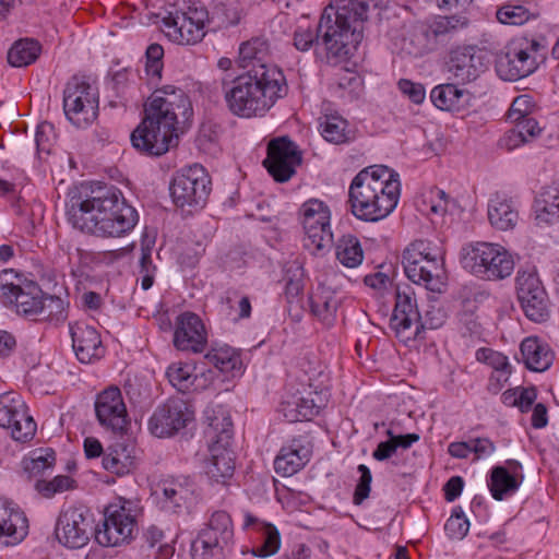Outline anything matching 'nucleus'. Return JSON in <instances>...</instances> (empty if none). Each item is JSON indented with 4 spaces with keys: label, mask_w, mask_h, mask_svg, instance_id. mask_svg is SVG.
<instances>
[{
    "label": "nucleus",
    "mask_w": 559,
    "mask_h": 559,
    "mask_svg": "<svg viewBox=\"0 0 559 559\" xmlns=\"http://www.w3.org/2000/svg\"><path fill=\"white\" fill-rule=\"evenodd\" d=\"M402 50L411 57L420 58L431 53L419 23L403 38Z\"/></svg>",
    "instance_id": "49"
},
{
    "label": "nucleus",
    "mask_w": 559,
    "mask_h": 559,
    "mask_svg": "<svg viewBox=\"0 0 559 559\" xmlns=\"http://www.w3.org/2000/svg\"><path fill=\"white\" fill-rule=\"evenodd\" d=\"M521 485V480L512 475L503 466H495L490 472L488 488L493 499L501 501L507 496L514 493Z\"/></svg>",
    "instance_id": "41"
},
{
    "label": "nucleus",
    "mask_w": 559,
    "mask_h": 559,
    "mask_svg": "<svg viewBox=\"0 0 559 559\" xmlns=\"http://www.w3.org/2000/svg\"><path fill=\"white\" fill-rule=\"evenodd\" d=\"M3 304L14 306L19 314L38 316L44 309V293L37 284L31 282L21 286L12 298Z\"/></svg>",
    "instance_id": "32"
},
{
    "label": "nucleus",
    "mask_w": 559,
    "mask_h": 559,
    "mask_svg": "<svg viewBox=\"0 0 559 559\" xmlns=\"http://www.w3.org/2000/svg\"><path fill=\"white\" fill-rule=\"evenodd\" d=\"M155 245V240L147 236H144L141 240V255L139 259L140 273L142 274L141 287L144 290L150 289L153 286L156 266L152 261V252Z\"/></svg>",
    "instance_id": "44"
},
{
    "label": "nucleus",
    "mask_w": 559,
    "mask_h": 559,
    "mask_svg": "<svg viewBox=\"0 0 559 559\" xmlns=\"http://www.w3.org/2000/svg\"><path fill=\"white\" fill-rule=\"evenodd\" d=\"M442 257H430L417 262L405 263L404 272L415 284L424 285L431 292H441L444 286L445 271Z\"/></svg>",
    "instance_id": "29"
},
{
    "label": "nucleus",
    "mask_w": 559,
    "mask_h": 559,
    "mask_svg": "<svg viewBox=\"0 0 559 559\" xmlns=\"http://www.w3.org/2000/svg\"><path fill=\"white\" fill-rule=\"evenodd\" d=\"M386 217L396 209L402 191L400 174L386 166Z\"/></svg>",
    "instance_id": "57"
},
{
    "label": "nucleus",
    "mask_w": 559,
    "mask_h": 559,
    "mask_svg": "<svg viewBox=\"0 0 559 559\" xmlns=\"http://www.w3.org/2000/svg\"><path fill=\"white\" fill-rule=\"evenodd\" d=\"M294 46L299 51H308L311 47H321L319 38V24L312 28L310 25H298L294 32Z\"/></svg>",
    "instance_id": "56"
},
{
    "label": "nucleus",
    "mask_w": 559,
    "mask_h": 559,
    "mask_svg": "<svg viewBox=\"0 0 559 559\" xmlns=\"http://www.w3.org/2000/svg\"><path fill=\"white\" fill-rule=\"evenodd\" d=\"M94 531L93 514L86 507H69L59 515L56 536L62 545L76 549L88 543Z\"/></svg>",
    "instance_id": "18"
},
{
    "label": "nucleus",
    "mask_w": 559,
    "mask_h": 559,
    "mask_svg": "<svg viewBox=\"0 0 559 559\" xmlns=\"http://www.w3.org/2000/svg\"><path fill=\"white\" fill-rule=\"evenodd\" d=\"M27 533L28 523L24 512L12 501L0 497V544L16 545Z\"/></svg>",
    "instance_id": "27"
},
{
    "label": "nucleus",
    "mask_w": 559,
    "mask_h": 559,
    "mask_svg": "<svg viewBox=\"0 0 559 559\" xmlns=\"http://www.w3.org/2000/svg\"><path fill=\"white\" fill-rule=\"evenodd\" d=\"M384 166H378L371 171L367 168L358 173L349 187V203L352 213L366 222H378L384 217L379 203L380 195L384 194V181L381 177Z\"/></svg>",
    "instance_id": "9"
},
{
    "label": "nucleus",
    "mask_w": 559,
    "mask_h": 559,
    "mask_svg": "<svg viewBox=\"0 0 559 559\" xmlns=\"http://www.w3.org/2000/svg\"><path fill=\"white\" fill-rule=\"evenodd\" d=\"M41 320L64 319L63 300L56 296H44V309L39 312Z\"/></svg>",
    "instance_id": "64"
},
{
    "label": "nucleus",
    "mask_w": 559,
    "mask_h": 559,
    "mask_svg": "<svg viewBox=\"0 0 559 559\" xmlns=\"http://www.w3.org/2000/svg\"><path fill=\"white\" fill-rule=\"evenodd\" d=\"M301 223L306 234L305 246L313 251H322L331 248L333 234L331 231L329 206L318 200L310 199L300 207Z\"/></svg>",
    "instance_id": "16"
},
{
    "label": "nucleus",
    "mask_w": 559,
    "mask_h": 559,
    "mask_svg": "<svg viewBox=\"0 0 559 559\" xmlns=\"http://www.w3.org/2000/svg\"><path fill=\"white\" fill-rule=\"evenodd\" d=\"M70 334L74 354L82 364H92L104 356L105 348L95 328L75 322L70 324Z\"/></svg>",
    "instance_id": "28"
},
{
    "label": "nucleus",
    "mask_w": 559,
    "mask_h": 559,
    "mask_svg": "<svg viewBox=\"0 0 559 559\" xmlns=\"http://www.w3.org/2000/svg\"><path fill=\"white\" fill-rule=\"evenodd\" d=\"M488 218L495 228L509 230L515 226L519 214L511 199L506 194L495 193L488 202Z\"/></svg>",
    "instance_id": "33"
},
{
    "label": "nucleus",
    "mask_w": 559,
    "mask_h": 559,
    "mask_svg": "<svg viewBox=\"0 0 559 559\" xmlns=\"http://www.w3.org/2000/svg\"><path fill=\"white\" fill-rule=\"evenodd\" d=\"M450 198L445 191L437 188L429 187L420 193L416 206L417 210L430 217L435 223V218L443 217L448 212Z\"/></svg>",
    "instance_id": "39"
},
{
    "label": "nucleus",
    "mask_w": 559,
    "mask_h": 559,
    "mask_svg": "<svg viewBox=\"0 0 559 559\" xmlns=\"http://www.w3.org/2000/svg\"><path fill=\"white\" fill-rule=\"evenodd\" d=\"M193 116L189 96L174 85L156 88L144 105V117L132 131V146L147 156H162L177 145L178 134Z\"/></svg>",
    "instance_id": "1"
},
{
    "label": "nucleus",
    "mask_w": 559,
    "mask_h": 559,
    "mask_svg": "<svg viewBox=\"0 0 559 559\" xmlns=\"http://www.w3.org/2000/svg\"><path fill=\"white\" fill-rule=\"evenodd\" d=\"M194 367L190 364L175 362L167 368L166 376L174 388L179 392H188L194 384L197 376Z\"/></svg>",
    "instance_id": "46"
},
{
    "label": "nucleus",
    "mask_w": 559,
    "mask_h": 559,
    "mask_svg": "<svg viewBox=\"0 0 559 559\" xmlns=\"http://www.w3.org/2000/svg\"><path fill=\"white\" fill-rule=\"evenodd\" d=\"M234 540L230 515L225 511L214 512L197 539L192 543L194 559H224Z\"/></svg>",
    "instance_id": "12"
},
{
    "label": "nucleus",
    "mask_w": 559,
    "mask_h": 559,
    "mask_svg": "<svg viewBox=\"0 0 559 559\" xmlns=\"http://www.w3.org/2000/svg\"><path fill=\"white\" fill-rule=\"evenodd\" d=\"M56 462V454L52 450H46L45 453L34 452L32 456L25 457L22 462L23 468L29 476H37L45 471L52 468Z\"/></svg>",
    "instance_id": "52"
},
{
    "label": "nucleus",
    "mask_w": 559,
    "mask_h": 559,
    "mask_svg": "<svg viewBox=\"0 0 559 559\" xmlns=\"http://www.w3.org/2000/svg\"><path fill=\"white\" fill-rule=\"evenodd\" d=\"M205 419V435L210 442V459L205 461V473L212 481L226 485L235 472L234 453L230 450L233 421L223 406L207 408Z\"/></svg>",
    "instance_id": "5"
},
{
    "label": "nucleus",
    "mask_w": 559,
    "mask_h": 559,
    "mask_svg": "<svg viewBox=\"0 0 559 559\" xmlns=\"http://www.w3.org/2000/svg\"><path fill=\"white\" fill-rule=\"evenodd\" d=\"M21 276L13 270H3L0 273V299L2 302L11 299L21 287Z\"/></svg>",
    "instance_id": "61"
},
{
    "label": "nucleus",
    "mask_w": 559,
    "mask_h": 559,
    "mask_svg": "<svg viewBox=\"0 0 559 559\" xmlns=\"http://www.w3.org/2000/svg\"><path fill=\"white\" fill-rule=\"evenodd\" d=\"M169 190L178 207H203L211 191V179L203 166L194 164L175 176Z\"/></svg>",
    "instance_id": "15"
},
{
    "label": "nucleus",
    "mask_w": 559,
    "mask_h": 559,
    "mask_svg": "<svg viewBox=\"0 0 559 559\" xmlns=\"http://www.w3.org/2000/svg\"><path fill=\"white\" fill-rule=\"evenodd\" d=\"M0 427L10 430L16 441L25 442L35 436L36 423L20 394L5 392L0 395Z\"/></svg>",
    "instance_id": "20"
},
{
    "label": "nucleus",
    "mask_w": 559,
    "mask_h": 559,
    "mask_svg": "<svg viewBox=\"0 0 559 559\" xmlns=\"http://www.w3.org/2000/svg\"><path fill=\"white\" fill-rule=\"evenodd\" d=\"M528 0H512L497 11V19L502 24L522 25L530 20L531 13L526 8Z\"/></svg>",
    "instance_id": "47"
},
{
    "label": "nucleus",
    "mask_w": 559,
    "mask_h": 559,
    "mask_svg": "<svg viewBox=\"0 0 559 559\" xmlns=\"http://www.w3.org/2000/svg\"><path fill=\"white\" fill-rule=\"evenodd\" d=\"M204 358L214 365L222 372L240 371V356L230 347L213 348L206 353Z\"/></svg>",
    "instance_id": "45"
},
{
    "label": "nucleus",
    "mask_w": 559,
    "mask_h": 559,
    "mask_svg": "<svg viewBox=\"0 0 559 559\" xmlns=\"http://www.w3.org/2000/svg\"><path fill=\"white\" fill-rule=\"evenodd\" d=\"M144 539L151 549L158 546L157 550L154 551L156 559H168L174 554V548L164 542V532L155 525L147 527Z\"/></svg>",
    "instance_id": "55"
},
{
    "label": "nucleus",
    "mask_w": 559,
    "mask_h": 559,
    "mask_svg": "<svg viewBox=\"0 0 559 559\" xmlns=\"http://www.w3.org/2000/svg\"><path fill=\"white\" fill-rule=\"evenodd\" d=\"M75 487V480L68 475H58L51 480L40 479L35 484L36 490L45 498H51Z\"/></svg>",
    "instance_id": "53"
},
{
    "label": "nucleus",
    "mask_w": 559,
    "mask_h": 559,
    "mask_svg": "<svg viewBox=\"0 0 559 559\" xmlns=\"http://www.w3.org/2000/svg\"><path fill=\"white\" fill-rule=\"evenodd\" d=\"M460 263L464 270L486 281L503 280L514 270L513 257L506 248L485 241L464 245Z\"/></svg>",
    "instance_id": "7"
},
{
    "label": "nucleus",
    "mask_w": 559,
    "mask_h": 559,
    "mask_svg": "<svg viewBox=\"0 0 559 559\" xmlns=\"http://www.w3.org/2000/svg\"><path fill=\"white\" fill-rule=\"evenodd\" d=\"M347 121L337 115L324 116L320 122L322 136L331 143L340 144L347 140Z\"/></svg>",
    "instance_id": "48"
},
{
    "label": "nucleus",
    "mask_w": 559,
    "mask_h": 559,
    "mask_svg": "<svg viewBox=\"0 0 559 559\" xmlns=\"http://www.w3.org/2000/svg\"><path fill=\"white\" fill-rule=\"evenodd\" d=\"M469 530V521L461 507L452 510L450 518L444 524L445 534L452 539H463Z\"/></svg>",
    "instance_id": "54"
},
{
    "label": "nucleus",
    "mask_w": 559,
    "mask_h": 559,
    "mask_svg": "<svg viewBox=\"0 0 559 559\" xmlns=\"http://www.w3.org/2000/svg\"><path fill=\"white\" fill-rule=\"evenodd\" d=\"M335 258L345 267L354 269L361 264L364 251L359 239L352 234H345L334 242Z\"/></svg>",
    "instance_id": "40"
},
{
    "label": "nucleus",
    "mask_w": 559,
    "mask_h": 559,
    "mask_svg": "<svg viewBox=\"0 0 559 559\" xmlns=\"http://www.w3.org/2000/svg\"><path fill=\"white\" fill-rule=\"evenodd\" d=\"M395 306L390 318V328L400 342L408 345L411 341L424 338L425 329H438L443 323V316L438 310L436 316L427 312L425 321L419 314L415 292L408 284L396 285L394 290Z\"/></svg>",
    "instance_id": "6"
},
{
    "label": "nucleus",
    "mask_w": 559,
    "mask_h": 559,
    "mask_svg": "<svg viewBox=\"0 0 559 559\" xmlns=\"http://www.w3.org/2000/svg\"><path fill=\"white\" fill-rule=\"evenodd\" d=\"M418 433L400 432L393 436H386V460L392 457L400 449L407 450L414 443L418 442Z\"/></svg>",
    "instance_id": "58"
},
{
    "label": "nucleus",
    "mask_w": 559,
    "mask_h": 559,
    "mask_svg": "<svg viewBox=\"0 0 559 559\" xmlns=\"http://www.w3.org/2000/svg\"><path fill=\"white\" fill-rule=\"evenodd\" d=\"M287 93L283 72L276 67L260 64L237 76L225 91L229 110L241 118L261 117Z\"/></svg>",
    "instance_id": "4"
},
{
    "label": "nucleus",
    "mask_w": 559,
    "mask_h": 559,
    "mask_svg": "<svg viewBox=\"0 0 559 559\" xmlns=\"http://www.w3.org/2000/svg\"><path fill=\"white\" fill-rule=\"evenodd\" d=\"M63 111L76 128H86L98 115V92L84 78H71L63 90Z\"/></svg>",
    "instance_id": "13"
},
{
    "label": "nucleus",
    "mask_w": 559,
    "mask_h": 559,
    "mask_svg": "<svg viewBox=\"0 0 559 559\" xmlns=\"http://www.w3.org/2000/svg\"><path fill=\"white\" fill-rule=\"evenodd\" d=\"M95 413L99 424L115 432H122L128 426V413L118 388L100 392L95 401Z\"/></svg>",
    "instance_id": "23"
},
{
    "label": "nucleus",
    "mask_w": 559,
    "mask_h": 559,
    "mask_svg": "<svg viewBox=\"0 0 559 559\" xmlns=\"http://www.w3.org/2000/svg\"><path fill=\"white\" fill-rule=\"evenodd\" d=\"M456 82L437 85L430 93L433 105L441 110H460L468 102V93Z\"/></svg>",
    "instance_id": "36"
},
{
    "label": "nucleus",
    "mask_w": 559,
    "mask_h": 559,
    "mask_svg": "<svg viewBox=\"0 0 559 559\" xmlns=\"http://www.w3.org/2000/svg\"><path fill=\"white\" fill-rule=\"evenodd\" d=\"M374 12L381 22L379 0H335L324 8L319 20V38L326 58L347 59L364 37V23Z\"/></svg>",
    "instance_id": "3"
},
{
    "label": "nucleus",
    "mask_w": 559,
    "mask_h": 559,
    "mask_svg": "<svg viewBox=\"0 0 559 559\" xmlns=\"http://www.w3.org/2000/svg\"><path fill=\"white\" fill-rule=\"evenodd\" d=\"M357 471L360 476L354 490L353 502L360 506L369 497L372 476L369 467L365 464L358 465Z\"/></svg>",
    "instance_id": "59"
},
{
    "label": "nucleus",
    "mask_w": 559,
    "mask_h": 559,
    "mask_svg": "<svg viewBox=\"0 0 559 559\" xmlns=\"http://www.w3.org/2000/svg\"><path fill=\"white\" fill-rule=\"evenodd\" d=\"M311 313L317 317L323 324L330 326L334 323L336 311L340 305L335 293L325 286H319L310 295Z\"/></svg>",
    "instance_id": "35"
},
{
    "label": "nucleus",
    "mask_w": 559,
    "mask_h": 559,
    "mask_svg": "<svg viewBox=\"0 0 559 559\" xmlns=\"http://www.w3.org/2000/svg\"><path fill=\"white\" fill-rule=\"evenodd\" d=\"M261 545L253 549L257 557H269L276 554L281 546V536L277 528L272 525H261Z\"/></svg>",
    "instance_id": "51"
},
{
    "label": "nucleus",
    "mask_w": 559,
    "mask_h": 559,
    "mask_svg": "<svg viewBox=\"0 0 559 559\" xmlns=\"http://www.w3.org/2000/svg\"><path fill=\"white\" fill-rule=\"evenodd\" d=\"M431 52L444 46L460 31L469 25V19L462 14L435 15L419 22Z\"/></svg>",
    "instance_id": "24"
},
{
    "label": "nucleus",
    "mask_w": 559,
    "mask_h": 559,
    "mask_svg": "<svg viewBox=\"0 0 559 559\" xmlns=\"http://www.w3.org/2000/svg\"><path fill=\"white\" fill-rule=\"evenodd\" d=\"M544 58V45L536 39L521 38L498 57L496 71L504 81H518L534 73Z\"/></svg>",
    "instance_id": "10"
},
{
    "label": "nucleus",
    "mask_w": 559,
    "mask_h": 559,
    "mask_svg": "<svg viewBox=\"0 0 559 559\" xmlns=\"http://www.w3.org/2000/svg\"><path fill=\"white\" fill-rule=\"evenodd\" d=\"M240 16L236 9L228 7L225 3H218L215 5L212 15L210 16V23H215L217 27H227L235 25L239 22Z\"/></svg>",
    "instance_id": "60"
},
{
    "label": "nucleus",
    "mask_w": 559,
    "mask_h": 559,
    "mask_svg": "<svg viewBox=\"0 0 559 559\" xmlns=\"http://www.w3.org/2000/svg\"><path fill=\"white\" fill-rule=\"evenodd\" d=\"M478 361L491 365L497 371L509 372L510 364L508 357L490 348H479L476 352Z\"/></svg>",
    "instance_id": "63"
},
{
    "label": "nucleus",
    "mask_w": 559,
    "mask_h": 559,
    "mask_svg": "<svg viewBox=\"0 0 559 559\" xmlns=\"http://www.w3.org/2000/svg\"><path fill=\"white\" fill-rule=\"evenodd\" d=\"M300 163L301 155L296 144L288 138L274 139L269 143L267 156L263 165L276 181L289 180Z\"/></svg>",
    "instance_id": "22"
},
{
    "label": "nucleus",
    "mask_w": 559,
    "mask_h": 559,
    "mask_svg": "<svg viewBox=\"0 0 559 559\" xmlns=\"http://www.w3.org/2000/svg\"><path fill=\"white\" fill-rule=\"evenodd\" d=\"M40 53L37 40L25 38L14 43L8 51V62L12 67L21 68L33 63Z\"/></svg>",
    "instance_id": "42"
},
{
    "label": "nucleus",
    "mask_w": 559,
    "mask_h": 559,
    "mask_svg": "<svg viewBox=\"0 0 559 559\" xmlns=\"http://www.w3.org/2000/svg\"><path fill=\"white\" fill-rule=\"evenodd\" d=\"M312 442L309 436H298L285 444L274 461L276 473L293 476L298 473L312 455Z\"/></svg>",
    "instance_id": "26"
},
{
    "label": "nucleus",
    "mask_w": 559,
    "mask_h": 559,
    "mask_svg": "<svg viewBox=\"0 0 559 559\" xmlns=\"http://www.w3.org/2000/svg\"><path fill=\"white\" fill-rule=\"evenodd\" d=\"M520 352L526 368L532 371L543 372L552 364V353L537 337L524 338L521 343Z\"/></svg>",
    "instance_id": "34"
},
{
    "label": "nucleus",
    "mask_w": 559,
    "mask_h": 559,
    "mask_svg": "<svg viewBox=\"0 0 559 559\" xmlns=\"http://www.w3.org/2000/svg\"><path fill=\"white\" fill-rule=\"evenodd\" d=\"M194 489L188 479H169L162 484V509L169 513H181L192 499Z\"/></svg>",
    "instance_id": "30"
},
{
    "label": "nucleus",
    "mask_w": 559,
    "mask_h": 559,
    "mask_svg": "<svg viewBox=\"0 0 559 559\" xmlns=\"http://www.w3.org/2000/svg\"><path fill=\"white\" fill-rule=\"evenodd\" d=\"M210 23V14L205 7L195 3L186 10L169 11L163 17L166 35L180 45H194L205 36V24Z\"/></svg>",
    "instance_id": "14"
},
{
    "label": "nucleus",
    "mask_w": 559,
    "mask_h": 559,
    "mask_svg": "<svg viewBox=\"0 0 559 559\" xmlns=\"http://www.w3.org/2000/svg\"><path fill=\"white\" fill-rule=\"evenodd\" d=\"M386 407L394 408V412L390 411L386 413V420L390 421V427L386 429V436L406 432L413 424V418L412 411L408 409L402 395L396 393L388 394Z\"/></svg>",
    "instance_id": "38"
},
{
    "label": "nucleus",
    "mask_w": 559,
    "mask_h": 559,
    "mask_svg": "<svg viewBox=\"0 0 559 559\" xmlns=\"http://www.w3.org/2000/svg\"><path fill=\"white\" fill-rule=\"evenodd\" d=\"M207 343L205 326L199 316L185 312L177 319L174 345L182 352L201 353Z\"/></svg>",
    "instance_id": "25"
},
{
    "label": "nucleus",
    "mask_w": 559,
    "mask_h": 559,
    "mask_svg": "<svg viewBox=\"0 0 559 559\" xmlns=\"http://www.w3.org/2000/svg\"><path fill=\"white\" fill-rule=\"evenodd\" d=\"M269 53V46L261 38H253L241 44L239 48V64L242 68L251 66V69L265 64V58Z\"/></svg>",
    "instance_id": "43"
},
{
    "label": "nucleus",
    "mask_w": 559,
    "mask_h": 559,
    "mask_svg": "<svg viewBox=\"0 0 559 559\" xmlns=\"http://www.w3.org/2000/svg\"><path fill=\"white\" fill-rule=\"evenodd\" d=\"M193 419L192 407L182 399L171 397L155 408L148 420V430L158 438L170 437Z\"/></svg>",
    "instance_id": "21"
},
{
    "label": "nucleus",
    "mask_w": 559,
    "mask_h": 559,
    "mask_svg": "<svg viewBox=\"0 0 559 559\" xmlns=\"http://www.w3.org/2000/svg\"><path fill=\"white\" fill-rule=\"evenodd\" d=\"M103 466L118 476L131 473L136 466L134 445L123 442L109 445L103 456Z\"/></svg>",
    "instance_id": "31"
},
{
    "label": "nucleus",
    "mask_w": 559,
    "mask_h": 559,
    "mask_svg": "<svg viewBox=\"0 0 559 559\" xmlns=\"http://www.w3.org/2000/svg\"><path fill=\"white\" fill-rule=\"evenodd\" d=\"M141 509L136 501L119 499L105 510L103 528L95 531L97 543L105 547H116L132 538L136 530V518Z\"/></svg>",
    "instance_id": "11"
},
{
    "label": "nucleus",
    "mask_w": 559,
    "mask_h": 559,
    "mask_svg": "<svg viewBox=\"0 0 559 559\" xmlns=\"http://www.w3.org/2000/svg\"><path fill=\"white\" fill-rule=\"evenodd\" d=\"M164 49L158 44H152L146 49V73L152 76L160 78L163 70L162 58Z\"/></svg>",
    "instance_id": "62"
},
{
    "label": "nucleus",
    "mask_w": 559,
    "mask_h": 559,
    "mask_svg": "<svg viewBox=\"0 0 559 559\" xmlns=\"http://www.w3.org/2000/svg\"><path fill=\"white\" fill-rule=\"evenodd\" d=\"M444 69L450 80L467 84L487 70L486 53L476 45L455 46L448 53Z\"/></svg>",
    "instance_id": "17"
},
{
    "label": "nucleus",
    "mask_w": 559,
    "mask_h": 559,
    "mask_svg": "<svg viewBox=\"0 0 559 559\" xmlns=\"http://www.w3.org/2000/svg\"><path fill=\"white\" fill-rule=\"evenodd\" d=\"M537 224L551 225L559 221V183L543 189L535 200Z\"/></svg>",
    "instance_id": "37"
},
{
    "label": "nucleus",
    "mask_w": 559,
    "mask_h": 559,
    "mask_svg": "<svg viewBox=\"0 0 559 559\" xmlns=\"http://www.w3.org/2000/svg\"><path fill=\"white\" fill-rule=\"evenodd\" d=\"M516 296L527 319L544 322L549 318V298L543 283L535 272L519 271L516 278Z\"/></svg>",
    "instance_id": "19"
},
{
    "label": "nucleus",
    "mask_w": 559,
    "mask_h": 559,
    "mask_svg": "<svg viewBox=\"0 0 559 559\" xmlns=\"http://www.w3.org/2000/svg\"><path fill=\"white\" fill-rule=\"evenodd\" d=\"M430 257H442L441 249L429 240H416L403 252V266L408 262H417Z\"/></svg>",
    "instance_id": "50"
},
{
    "label": "nucleus",
    "mask_w": 559,
    "mask_h": 559,
    "mask_svg": "<svg viewBox=\"0 0 559 559\" xmlns=\"http://www.w3.org/2000/svg\"><path fill=\"white\" fill-rule=\"evenodd\" d=\"M384 166H378L371 171L367 168L358 173L349 187V203L352 213L366 222H378L384 217L379 203L380 195L384 194V181L381 177Z\"/></svg>",
    "instance_id": "8"
},
{
    "label": "nucleus",
    "mask_w": 559,
    "mask_h": 559,
    "mask_svg": "<svg viewBox=\"0 0 559 559\" xmlns=\"http://www.w3.org/2000/svg\"><path fill=\"white\" fill-rule=\"evenodd\" d=\"M67 217L73 228L102 238L122 237L139 219L135 209L114 186L92 190L85 199H71Z\"/></svg>",
    "instance_id": "2"
}]
</instances>
